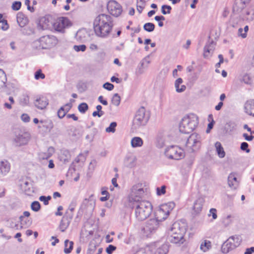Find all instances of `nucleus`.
I'll use <instances>...</instances> for the list:
<instances>
[{"label": "nucleus", "instance_id": "nucleus-1", "mask_svg": "<svg viewBox=\"0 0 254 254\" xmlns=\"http://www.w3.org/2000/svg\"><path fill=\"white\" fill-rule=\"evenodd\" d=\"M187 227V224L184 220L174 222L167 232L168 240L172 243L183 244L185 241L184 235Z\"/></svg>", "mask_w": 254, "mask_h": 254}, {"label": "nucleus", "instance_id": "nucleus-2", "mask_svg": "<svg viewBox=\"0 0 254 254\" xmlns=\"http://www.w3.org/2000/svg\"><path fill=\"white\" fill-rule=\"evenodd\" d=\"M93 25L96 35L100 37L106 38L112 29V17L106 14H99L95 18Z\"/></svg>", "mask_w": 254, "mask_h": 254}, {"label": "nucleus", "instance_id": "nucleus-3", "mask_svg": "<svg viewBox=\"0 0 254 254\" xmlns=\"http://www.w3.org/2000/svg\"><path fill=\"white\" fill-rule=\"evenodd\" d=\"M198 124V118L194 114L185 116L182 119L180 125V131L183 133L191 132Z\"/></svg>", "mask_w": 254, "mask_h": 254}, {"label": "nucleus", "instance_id": "nucleus-4", "mask_svg": "<svg viewBox=\"0 0 254 254\" xmlns=\"http://www.w3.org/2000/svg\"><path fill=\"white\" fill-rule=\"evenodd\" d=\"M129 205H134L135 217L139 221L146 219L150 215L152 209L151 203L148 201H142L139 203Z\"/></svg>", "mask_w": 254, "mask_h": 254}, {"label": "nucleus", "instance_id": "nucleus-5", "mask_svg": "<svg viewBox=\"0 0 254 254\" xmlns=\"http://www.w3.org/2000/svg\"><path fill=\"white\" fill-rule=\"evenodd\" d=\"M58 42V40L56 36L47 35L34 41L32 45L34 48L38 49H49L56 46Z\"/></svg>", "mask_w": 254, "mask_h": 254}, {"label": "nucleus", "instance_id": "nucleus-6", "mask_svg": "<svg viewBox=\"0 0 254 254\" xmlns=\"http://www.w3.org/2000/svg\"><path fill=\"white\" fill-rule=\"evenodd\" d=\"M145 194V191L142 184L138 183L133 185L130 189L127 196V200L129 204H135L141 202Z\"/></svg>", "mask_w": 254, "mask_h": 254}, {"label": "nucleus", "instance_id": "nucleus-7", "mask_svg": "<svg viewBox=\"0 0 254 254\" xmlns=\"http://www.w3.org/2000/svg\"><path fill=\"white\" fill-rule=\"evenodd\" d=\"M150 118V115L144 107H141L136 112L132 121V127L138 129L146 125Z\"/></svg>", "mask_w": 254, "mask_h": 254}, {"label": "nucleus", "instance_id": "nucleus-8", "mask_svg": "<svg viewBox=\"0 0 254 254\" xmlns=\"http://www.w3.org/2000/svg\"><path fill=\"white\" fill-rule=\"evenodd\" d=\"M175 204L169 202L161 204L155 213V219L159 223L164 221L168 217L170 212L174 209Z\"/></svg>", "mask_w": 254, "mask_h": 254}, {"label": "nucleus", "instance_id": "nucleus-9", "mask_svg": "<svg viewBox=\"0 0 254 254\" xmlns=\"http://www.w3.org/2000/svg\"><path fill=\"white\" fill-rule=\"evenodd\" d=\"M166 157L170 159L180 160L185 157L184 150L177 145H171L166 147L164 151Z\"/></svg>", "mask_w": 254, "mask_h": 254}, {"label": "nucleus", "instance_id": "nucleus-10", "mask_svg": "<svg viewBox=\"0 0 254 254\" xmlns=\"http://www.w3.org/2000/svg\"><path fill=\"white\" fill-rule=\"evenodd\" d=\"M241 239L238 236L229 237L222 245L221 251L223 254H227L238 247L241 244Z\"/></svg>", "mask_w": 254, "mask_h": 254}, {"label": "nucleus", "instance_id": "nucleus-11", "mask_svg": "<svg viewBox=\"0 0 254 254\" xmlns=\"http://www.w3.org/2000/svg\"><path fill=\"white\" fill-rule=\"evenodd\" d=\"M201 135L196 133H193L187 140L186 147L189 151H196L199 149L201 146Z\"/></svg>", "mask_w": 254, "mask_h": 254}, {"label": "nucleus", "instance_id": "nucleus-12", "mask_svg": "<svg viewBox=\"0 0 254 254\" xmlns=\"http://www.w3.org/2000/svg\"><path fill=\"white\" fill-rule=\"evenodd\" d=\"M30 138L31 135L29 132L20 131L15 133L12 141L15 146H22L27 144Z\"/></svg>", "mask_w": 254, "mask_h": 254}, {"label": "nucleus", "instance_id": "nucleus-13", "mask_svg": "<svg viewBox=\"0 0 254 254\" xmlns=\"http://www.w3.org/2000/svg\"><path fill=\"white\" fill-rule=\"evenodd\" d=\"M71 22L66 17H61L53 23V28L57 31L64 32V29L71 26Z\"/></svg>", "mask_w": 254, "mask_h": 254}, {"label": "nucleus", "instance_id": "nucleus-14", "mask_svg": "<svg viewBox=\"0 0 254 254\" xmlns=\"http://www.w3.org/2000/svg\"><path fill=\"white\" fill-rule=\"evenodd\" d=\"M160 223L155 218L148 220L143 227V231L146 237H149L158 228Z\"/></svg>", "mask_w": 254, "mask_h": 254}, {"label": "nucleus", "instance_id": "nucleus-15", "mask_svg": "<svg viewBox=\"0 0 254 254\" xmlns=\"http://www.w3.org/2000/svg\"><path fill=\"white\" fill-rule=\"evenodd\" d=\"M107 9L109 12L115 16H119L122 12V6L116 1L110 0L107 4Z\"/></svg>", "mask_w": 254, "mask_h": 254}, {"label": "nucleus", "instance_id": "nucleus-16", "mask_svg": "<svg viewBox=\"0 0 254 254\" xmlns=\"http://www.w3.org/2000/svg\"><path fill=\"white\" fill-rule=\"evenodd\" d=\"M35 106L40 110L45 109L49 104V100L45 95H37L34 101Z\"/></svg>", "mask_w": 254, "mask_h": 254}, {"label": "nucleus", "instance_id": "nucleus-17", "mask_svg": "<svg viewBox=\"0 0 254 254\" xmlns=\"http://www.w3.org/2000/svg\"><path fill=\"white\" fill-rule=\"evenodd\" d=\"M251 0H236L233 7V12L235 13H239L243 10L248 6Z\"/></svg>", "mask_w": 254, "mask_h": 254}, {"label": "nucleus", "instance_id": "nucleus-18", "mask_svg": "<svg viewBox=\"0 0 254 254\" xmlns=\"http://www.w3.org/2000/svg\"><path fill=\"white\" fill-rule=\"evenodd\" d=\"M53 23L51 18L43 17L38 23V27L42 30H47L53 28Z\"/></svg>", "mask_w": 254, "mask_h": 254}, {"label": "nucleus", "instance_id": "nucleus-19", "mask_svg": "<svg viewBox=\"0 0 254 254\" xmlns=\"http://www.w3.org/2000/svg\"><path fill=\"white\" fill-rule=\"evenodd\" d=\"M228 185L232 190H236L238 188L239 181L235 173H232L229 175L228 177Z\"/></svg>", "mask_w": 254, "mask_h": 254}, {"label": "nucleus", "instance_id": "nucleus-20", "mask_svg": "<svg viewBox=\"0 0 254 254\" xmlns=\"http://www.w3.org/2000/svg\"><path fill=\"white\" fill-rule=\"evenodd\" d=\"M166 142V134L164 131H159L156 137V145L159 148L163 147Z\"/></svg>", "mask_w": 254, "mask_h": 254}, {"label": "nucleus", "instance_id": "nucleus-21", "mask_svg": "<svg viewBox=\"0 0 254 254\" xmlns=\"http://www.w3.org/2000/svg\"><path fill=\"white\" fill-rule=\"evenodd\" d=\"M136 157L133 154H129L124 159V165L128 168H133L136 165Z\"/></svg>", "mask_w": 254, "mask_h": 254}, {"label": "nucleus", "instance_id": "nucleus-22", "mask_svg": "<svg viewBox=\"0 0 254 254\" xmlns=\"http://www.w3.org/2000/svg\"><path fill=\"white\" fill-rule=\"evenodd\" d=\"M10 167V164L7 160H0V176H5L9 172Z\"/></svg>", "mask_w": 254, "mask_h": 254}, {"label": "nucleus", "instance_id": "nucleus-23", "mask_svg": "<svg viewBox=\"0 0 254 254\" xmlns=\"http://www.w3.org/2000/svg\"><path fill=\"white\" fill-rule=\"evenodd\" d=\"M53 127V125L50 120H41L38 127L41 131L46 132L47 131H50Z\"/></svg>", "mask_w": 254, "mask_h": 254}, {"label": "nucleus", "instance_id": "nucleus-24", "mask_svg": "<svg viewBox=\"0 0 254 254\" xmlns=\"http://www.w3.org/2000/svg\"><path fill=\"white\" fill-rule=\"evenodd\" d=\"M215 49V44L213 42L207 43L204 48L203 56L205 58L211 56Z\"/></svg>", "mask_w": 254, "mask_h": 254}, {"label": "nucleus", "instance_id": "nucleus-25", "mask_svg": "<svg viewBox=\"0 0 254 254\" xmlns=\"http://www.w3.org/2000/svg\"><path fill=\"white\" fill-rule=\"evenodd\" d=\"M19 219L20 220V229L29 227L32 224V221L31 218L20 217ZM12 227L16 230L19 229V226L17 224H15Z\"/></svg>", "mask_w": 254, "mask_h": 254}, {"label": "nucleus", "instance_id": "nucleus-26", "mask_svg": "<svg viewBox=\"0 0 254 254\" xmlns=\"http://www.w3.org/2000/svg\"><path fill=\"white\" fill-rule=\"evenodd\" d=\"M55 151V150L54 147H50L46 151H41L39 153V159L40 160H47L53 155Z\"/></svg>", "mask_w": 254, "mask_h": 254}, {"label": "nucleus", "instance_id": "nucleus-27", "mask_svg": "<svg viewBox=\"0 0 254 254\" xmlns=\"http://www.w3.org/2000/svg\"><path fill=\"white\" fill-rule=\"evenodd\" d=\"M21 188L25 193L28 195H31L34 191L32 184L28 181L24 182L21 185Z\"/></svg>", "mask_w": 254, "mask_h": 254}, {"label": "nucleus", "instance_id": "nucleus-28", "mask_svg": "<svg viewBox=\"0 0 254 254\" xmlns=\"http://www.w3.org/2000/svg\"><path fill=\"white\" fill-rule=\"evenodd\" d=\"M245 112L254 117V100L248 101L245 105Z\"/></svg>", "mask_w": 254, "mask_h": 254}, {"label": "nucleus", "instance_id": "nucleus-29", "mask_svg": "<svg viewBox=\"0 0 254 254\" xmlns=\"http://www.w3.org/2000/svg\"><path fill=\"white\" fill-rule=\"evenodd\" d=\"M183 80L181 78H178L175 81V87L178 93H181L185 91L186 86L183 84Z\"/></svg>", "mask_w": 254, "mask_h": 254}, {"label": "nucleus", "instance_id": "nucleus-30", "mask_svg": "<svg viewBox=\"0 0 254 254\" xmlns=\"http://www.w3.org/2000/svg\"><path fill=\"white\" fill-rule=\"evenodd\" d=\"M203 202L204 200L202 198H197L194 202L193 210L196 214L199 213L201 211Z\"/></svg>", "mask_w": 254, "mask_h": 254}, {"label": "nucleus", "instance_id": "nucleus-31", "mask_svg": "<svg viewBox=\"0 0 254 254\" xmlns=\"http://www.w3.org/2000/svg\"><path fill=\"white\" fill-rule=\"evenodd\" d=\"M130 144L132 148L140 147L143 144V141L141 137L135 136L132 138Z\"/></svg>", "mask_w": 254, "mask_h": 254}, {"label": "nucleus", "instance_id": "nucleus-32", "mask_svg": "<svg viewBox=\"0 0 254 254\" xmlns=\"http://www.w3.org/2000/svg\"><path fill=\"white\" fill-rule=\"evenodd\" d=\"M211 247V242L209 240H204L201 243L200 249L203 252H206L210 250Z\"/></svg>", "mask_w": 254, "mask_h": 254}, {"label": "nucleus", "instance_id": "nucleus-33", "mask_svg": "<svg viewBox=\"0 0 254 254\" xmlns=\"http://www.w3.org/2000/svg\"><path fill=\"white\" fill-rule=\"evenodd\" d=\"M239 14H241L242 15L245 16L249 20L252 21L254 19V17H253L252 15L253 8L250 9L246 7Z\"/></svg>", "mask_w": 254, "mask_h": 254}, {"label": "nucleus", "instance_id": "nucleus-34", "mask_svg": "<svg viewBox=\"0 0 254 254\" xmlns=\"http://www.w3.org/2000/svg\"><path fill=\"white\" fill-rule=\"evenodd\" d=\"M216 152L220 158H223L225 155V152L221 144L219 142H216L215 144Z\"/></svg>", "mask_w": 254, "mask_h": 254}, {"label": "nucleus", "instance_id": "nucleus-35", "mask_svg": "<svg viewBox=\"0 0 254 254\" xmlns=\"http://www.w3.org/2000/svg\"><path fill=\"white\" fill-rule=\"evenodd\" d=\"M75 38L79 42L84 41L86 38V31L84 30H78L75 35Z\"/></svg>", "mask_w": 254, "mask_h": 254}, {"label": "nucleus", "instance_id": "nucleus-36", "mask_svg": "<svg viewBox=\"0 0 254 254\" xmlns=\"http://www.w3.org/2000/svg\"><path fill=\"white\" fill-rule=\"evenodd\" d=\"M73 243L72 241H69L66 240L64 241V252L66 254H68L71 253L73 249Z\"/></svg>", "mask_w": 254, "mask_h": 254}, {"label": "nucleus", "instance_id": "nucleus-37", "mask_svg": "<svg viewBox=\"0 0 254 254\" xmlns=\"http://www.w3.org/2000/svg\"><path fill=\"white\" fill-rule=\"evenodd\" d=\"M233 219V217L232 215H227L222 218V223L225 227H227L232 223Z\"/></svg>", "mask_w": 254, "mask_h": 254}, {"label": "nucleus", "instance_id": "nucleus-38", "mask_svg": "<svg viewBox=\"0 0 254 254\" xmlns=\"http://www.w3.org/2000/svg\"><path fill=\"white\" fill-rule=\"evenodd\" d=\"M60 159L61 161L64 162H68L70 158V155L68 151L63 150L60 155Z\"/></svg>", "mask_w": 254, "mask_h": 254}, {"label": "nucleus", "instance_id": "nucleus-39", "mask_svg": "<svg viewBox=\"0 0 254 254\" xmlns=\"http://www.w3.org/2000/svg\"><path fill=\"white\" fill-rule=\"evenodd\" d=\"M168 252V245L167 244H163L156 250L154 254H167Z\"/></svg>", "mask_w": 254, "mask_h": 254}, {"label": "nucleus", "instance_id": "nucleus-40", "mask_svg": "<svg viewBox=\"0 0 254 254\" xmlns=\"http://www.w3.org/2000/svg\"><path fill=\"white\" fill-rule=\"evenodd\" d=\"M7 81L6 76L4 71L0 69V89L5 87Z\"/></svg>", "mask_w": 254, "mask_h": 254}, {"label": "nucleus", "instance_id": "nucleus-41", "mask_svg": "<svg viewBox=\"0 0 254 254\" xmlns=\"http://www.w3.org/2000/svg\"><path fill=\"white\" fill-rule=\"evenodd\" d=\"M146 5V1L145 0H136L137 10L141 13L145 8Z\"/></svg>", "mask_w": 254, "mask_h": 254}, {"label": "nucleus", "instance_id": "nucleus-42", "mask_svg": "<svg viewBox=\"0 0 254 254\" xmlns=\"http://www.w3.org/2000/svg\"><path fill=\"white\" fill-rule=\"evenodd\" d=\"M121 102V97L118 93L115 94L112 99V104L116 106H118Z\"/></svg>", "mask_w": 254, "mask_h": 254}, {"label": "nucleus", "instance_id": "nucleus-43", "mask_svg": "<svg viewBox=\"0 0 254 254\" xmlns=\"http://www.w3.org/2000/svg\"><path fill=\"white\" fill-rule=\"evenodd\" d=\"M143 29L148 32H151L153 31L155 29V25L150 22L146 23L143 25Z\"/></svg>", "mask_w": 254, "mask_h": 254}, {"label": "nucleus", "instance_id": "nucleus-44", "mask_svg": "<svg viewBox=\"0 0 254 254\" xmlns=\"http://www.w3.org/2000/svg\"><path fill=\"white\" fill-rule=\"evenodd\" d=\"M241 80L247 84H250L252 83L251 78L250 75L248 73H245L243 75Z\"/></svg>", "mask_w": 254, "mask_h": 254}, {"label": "nucleus", "instance_id": "nucleus-45", "mask_svg": "<svg viewBox=\"0 0 254 254\" xmlns=\"http://www.w3.org/2000/svg\"><path fill=\"white\" fill-rule=\"evenodd\" d=\"M208 216L209 217H212V219L211 220V221H214V220H216L217 218V210L215 208H211L209 210V213L208 214Z\"/></svg>", "mask_w": 254, "mask_h": 254}, {"label": "nucleus", "instance_id": "nucleus-46", "mask_svg": "<svg viewBox=\"0 0 254 254\" xmlns=\"http://www.w3.org/2000/svg\"><path fill=\"white\" fill-rule=\"evenodd\" d=\"M68 222L65 221L64 218H63L62 220L60 225V229L61 231L64 232L68 227Z\"/></svg>", "mask_w": 254, "mask_h": 254}, {"label": "nucleus", "instance_id": "nucleus-47", "mask_svg": "<svg viewBox=\"0 0 254 254\" xmlns=\"http://www.w3.org/2000/svg\"><path fill=\"white\" fill-rule=\"evenodd\" d=\"M79 111L81 113H85V112L88 110V105L85 103H82L79 105L78 107Z\"/></svg>", "mask_w": 254, "mask_h": 254}, {"label": "nucleus", "instance_id": "nucleus-48", "mask_svg": "<svg viewBox=\"0 0 254 254\" xmlns=\"http://www.w3.org/2000/svg\"><path fill=\"white\" fill-rule=\"evenodd\" d=\"M41 207L40 203L38 201H35L33 202L31 205V208L32 210L35 212L38 211Z\"/></svg>", "mask_w": 254, "mask_h": 254}, {"label": "nucleus", "instance_id": "nucleus-49", "mask_svg": "<svg viewBox=\"0 0 254 254\" xmlns=\"http://www.w3.org/2000/svg\"><path fill=\"white\" fill-rule=\"evenodd\" d=\"M172 7L170 5H163L161 7V12L163 14H170Z\"/></svg>", "mask_w": 254, "mask_h": 254}, {"label": "nucleus", "instance_id": "nucleus-50", "mask_svg": "<svg viewBox=\"0 0 254 254\" xmlns=\"http://www.w3.org/2000/svg\"><path fill=\"white\" fill-rule=\"evenodd\" d=\"M117 127V123L116 122H112L110 124V126L106 128L107 132L114 133L115 131V128Z\"/></svg>", "mask_w": 254, "mask_h": 254}, {"label": "nucleus", "instance_id": "nucleus-51", "mask_svg": "<svg viewBox=\"0 0 254 254\" xmlns=\"http://www.w3.org/2000/svg\"><path fill=\"white\" fill-rule=\"evenodd\" d=\"M73 49L76 52H84L86 49V46L85 45H74L73 46Z\"/></svg>", "mask_w": 254, "mask_h": 254}, {"label": "nucleus", "instance_id": "nucleus-52", "mask_svg": "<svg viewBox=\"0 0 254 254\" xmlns=\"http://www.w3.org/2000/svg\"><path fill=\"white\" fill-rule=\"evenodd\" d=\"M166 187L162 186L161 187H158L156 189L157 194L158 195H161L164 194L166 192Z\"/></svg>", "mask_w": 254, "mask_h": 254}, {"label": "nucleus", "instance_id": "nucleus-53", "mask_svg": "<svg viewBox=\"0 0 254 254\" xmlns=\"http://www.w3.org/2000/svg\"><path fill=\"white\" fill-rule=\"evenodd\" d=\"M29 103V98L27 95H24L20 99V104L22 105H27Z\"/></svg>", "mask_w": 254, "mask_h": 254}, {"label": "nucleus", "instance_id": "nucleus-54", "mask_svg": "<svg viewBox=\"0 0 254 254\" xmlns=\"http://www.w3.org/2000/svg\"><path fill=\"white\" fill-rule=\"evenodd\" d=\"M51 199V196H41L40 197H39V200L41 201H42L44 202V204L45 205H47L49 203V201Z\"/></svg>", "mask_w": 254, "mask_h": 254}, {"label": "nucleus", "instance_id": "nucleus-55", "mask_svg": "<svg viewBox=\"0 0 254 254\" xmlns=\"http://www.w3.org/2000/svg\"><path fill=\"white\" fill-rule=\"evenodd\" d=\"M45 76L44 74L42 73V71L41 70H38L35 73V78L36 79H39L40 78L44 79V78H45Z\"/></svg>", "mask_w": 254, "mask_h": 254}, {"label": "nucleus", "instance_id": "nucleus-56", "mask_svg": "<svg viewBox=\"0 0 254 254\" xmlns=\"http://www.w3.org/2000/svg\"><path fill=\"white\" fill-rule=\"evenodd\" d=\"M21 6L20 1H14L12 5V8L14 10H18Z\"/></svg>", "mask_w": 254, "mask_h": 254}, {"label": "nucleus", "instance_id": "nucleus-57", "mask_svg": "<svg viewBox=\"0 0 254 254\" xmlns=\"http://www.w3.org/2000/svg\"><path fill=\"white\" fill-rule=\"evenodd\" d=\"M116 249L115 246L110 245L106 248V252L108 254H112Z\"/></svg>", "mask_w": 254, "mask_h": 254}, {"label": "nucleus", "instance_id": "nucleus-58", "mask_svg": "<svg viewBox=\"0 0 254 254\" xmlns=\"http://www.w3.org/2000/svg\"><path fill=\"white\" fill-rule=\"evenodd\" d=\"M0 23L2 24L1 29L3 31H6L8 29L9 25L7 23V21L6 20H5V19L3 20Z\"/></svg>", "mask_w": 254, "mask_h": 254}, {"label": "nucleus", "instance_id": "nucleus-59", "mask_svg": "<svg viewBox=\"0 0 254 254\" xmlns=\"http://www.w3.org/2000/svg\"><path fill=\"white\" fill-rule=\"evenodd\" d=\"M248 144L246 142H242L241 144V149L243 151H246V152L249 153L250 151V150L248 149Z\"/></svg>", "mask_w": 254, "mask_h": 254}, {"label": "nucleus", "instance_id": "nucleus-60", "mask_svg": "<svg viewBox=\"0 0 254 254\" xmlns=\"http://www.w3.org/2000/svg\"><path fill=\"white\" fill-rule=\"evenodd\" d=\"M210 120H212V122H210L208 125V128H207V129L206 130L207 132H208L209 130L212 129L213 127L214 121H213V119H212V115H209V117H208V120L210 121Z\"/></svg>", "mask_w": 254, "mask_h": 254}, {"label": "nucleus", "instance_id": "nucleus-61", "mask_svg": "<svg viewBox=\"0 0 254 254\" xmlns=\"http://www.w3.org/2000/svg\"><path fill=\"white\" fill-rule=\"evenodd\" d=\"M103 87L105 89H106L109 91H111L113 89L114 86L113 84H112L109 82H106L105 84H104Z\"/></svg>", "mask_w": 254, "mask_h": 254}, {"label": "nucleus", "instance_id": "nucleus-62", "mask_svg": "<svg viewBox=\"0 0 254 254\" xmlns=\"http://www.w3.org/2000/svg\"><path fill=\"white\" fill-rule=\"evenodd\" d=\"M66 113L61 107L58 112V116L59 118L60 119H62L63 118H64L66 115Z\"/></svg>", "mask_w": 254, "mask_h": 254}, {"label": "nucleus", "instance_id": "nucleus-63", "mask_svg": "<svg viewBox=\"0 0 254 254\" xmlns=\"http://www.w3.org/2000/svg\"><path fill=\"white\" fill-rule=\"evenodd\" d=\"M238 35L243 38H245L247 37V34H246V33L244 32L243 28H240L238 29Z\"/></svg>", "mask_w": 254, "mask_h": 254}, {"label": "nucleus", "instance_id": "nucleus-64", "mask_svg": "<svg viewBox=\"0 0 254 254\" xmlns=\"http://www.w3.org/2000/svg\"><path fill=\"white\" fill-rule=\"evenodd\" d=\"M21 120L25 122V123H27V122H29V121H30V117L29 116L26 114H23L21 115Z\"/></svg>", "mask_w": 254, "mask_h": 254}]
</instances>
